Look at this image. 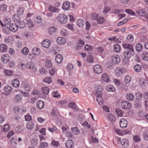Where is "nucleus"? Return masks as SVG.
I'll return each instance as SVG.
<instances>
[{"label": "nucleus", "mask_w": 148, "mask_h": 148, "mask_svg": "<svg viewBox=\"0 0 148 148\" xmlns=\"http://www.w3.org/2000/svg\"><path fill=\"white\" fill-rule=\"evenodd\" d=\"M29 52L28 49L26 47H24L21 50L22 53L24 55H26L28 54Z\"/></svg>", "instance_id": "41"}, {"label": "nucleus", "mask_w": 148, "mask_h": 148, "mask_svg": "<svg viewBox=\"0 0 148 148\" xmlns=\"http://www.w3.org/2000/svg\"><path fill=\"white\" fill-rule=\"evenodd\" d=\"M34 126V124L32 122H29L26 125L27 128L29 130L32 129Z\"/></svg>", "instance_id": "37"}, {"label": "nucleus", "mask_w": 148, "mask_h": 148, "mask_svg": "<svg viewBox=\"0 0 148 148\" xmlns=\"http://www.w3.org/2000/svg\"><path fill=\"white\" fill-rule=\"evenodd\" d=\"M67 16L63 14H59L57 17V20L61 24H65L67 21Z\"/></svg>", "instance_id": "1"}, {"label": "nucleus", "mask_w": 148, "mask_h": 148, "mask_svg": "<svg viewBox=\"0 0 148 148\" xmlns=\"http://www.w3.org/2000/svg\"><path fill=\"white\" fill-rule=\"evenodd\" d=\"M9 28L11 31L15 32L18 29V26L15 23L11 24L10 25Z\"/></svg>", "instance_id": "10"}, {"label": "nucleus", "mask_w": 148, "mask_h": 148, "mask_svg": "<svg viewBox=\"0 0 148 148\" xmlns=\"http://www.w3.org/2000/svg\"><path fill=\"white\" fill-rule=\"evenodd\" d=\"M57 29L54 27H50L48 29V32L49 34L52 35L56 33L57 32Z\"/></svg>", "instance_id": "13"}, {"label": "nucleus", "mask_w": 148, "mask_h": 148, "mask_svg": "<svg viewBox=\"0 0 148 148\" xmlns=\"http://www.w3.org/2000/svg\"><path fill=\"white\" fill-rule=\"evenodd\" d=\"M42 92L46 95L48 94L49 92V88L46 87H43L42 89Z\"/></svg>", "instance_id": "31"}, {"label": "nucleus", "mask_w": 148, "mask_h": 148, "mask_svg": "<svg viewBox=\"0 0 148 148\" xmlns=\"http://www.w3.org/2000/svg\"><path fill=\"white\" fill-rule=\"evenodd\" d=\"M115 110L118 116H122L123 112L121 110L119 109H116Z\"/></svg>", "instance_id": "58"}, {"label": "nucleus", "mask_w": 148, "mask_h": 148, "mask_svg": "<svg viewBox=\"0 0 148 148\" xmlns=\"http://www.w3.org/2000/svg\"><path fill=\"white\" fill-rule=\"evenodd\" d=\"M95 95L97 97H102V89L99 86H97L95 87Z\"/></svg>", "instance_id": "3"}, {"label": "nucleus", "mask_w": 148, "mask_h": 148, "mask_svg": "<svg viewBox=\"0 0 148 148\" xmlns=\"http://www.w3.org/2000/svg\"><path fill=\"white\" fill-rule=\"evenodd\" d=\"M73 145V142L71 140H68L66 142V145L67 148H71Z\"/></svg>", "instance_id": "22"}, {"label": "nucleus", "mask_w": 148, "mask_h": 148, "mask_svg": "<svg viewBox=\"0 0 148 148\" xmlns=\"http://www.w3.org/2000/svg\"><path fill=\"white\" fill-rule=\"evenodd\" d=\"M42 19L40 16H38L36 17L34 19V21L35 23H40L42 21Z\"/></svg>", "instance_id": "46"}, {"label": "nucleus", "mask_w": 148, "mask_h": 148, "mask_svg": "<svg viewBox=\"0 0 148 148\" xmlns=\"http://www.w3.org/2000/svg\"><path fill=\"white\" fill-rule=\"evenodd\" d=\"M27 24L28 25V27H32L34 26L33 23L30 19H28L27 20Z\"/></svg>", "instance_id": "56"}, {"label": "nucleus", "mask_w": 148, "mask_h": 148, "mask_svg": "<svg viewBox=\"0 0 148 148\" xmlns=\"http://www.w3.org/2000/svg\"><path fill=\"white\" fill-rule=\"evenodd\" d=\"M63 59V57L61 55L58 54L55 58V60L57 63L59 64L61 62Z\"/></svg>", "instance_id": "17"}, {"label": "nucleus", "mask_w": 148, "mask_h": 148, "mask_svg": "<svg viewBox=\"0 0 148 148\" xmlns=\"http://www.w3.org/2000/svg\"><path fill=\"white\" fill-rule=\"evenodd\" d=\"M96 101L98 104L100 105H102L103 104V100L102 98V97H97L96 99Z\"/></svg>", "instance_id": "44"}, {"label": "nucleus", "mask_w": 148, "mask_h": 148, "mask_svg": "<svg viewBox=\"0 0 148 148\" xmlns=\"http://www.w3.org/2000/svg\"><path fill=\"white\" fill-rule=\"evenodd\" d=\"M84 21L81 19L78 20L76 23L77 25L79 27L82 26L84 25Z\"/></svg>", "instance_id": "34"}, {"label": "nucleus", "mask_w": 148, "mask_h": 148, "mask_svg": "<svg viewBox=\"0 0 148 148\" xmlns=\"http://www.w3.org/2000/svg\"><path fill=\"white\" fill-rule=\"evenodd\" d=\"M135 49L139 53L141 52L143 49V45L141 43H138L136 44Z\"/></svg>", "instance_id": "16"}, {"label": "nucleus", "mask_w": 148, "mask_h": 148, "mask_svg": "<svg viewBox=\"0 0 148 148\" xmlns=\"http://www.w3.org/2000/svg\"><path fill=\"white\" fill-rule=\"evenodd\" d=\"M122 46L123 48L127 50V51L134 52V49L133 45L129 44L124 43L123 44Z\"/></svg>", "instance_id": "2"}, {"label": "nucleus", "mask_w": 148, "mask_h": 148, "mask_svg": "<svg viewBox=\"0 0 148 148\" xmlns=\"http://www.w3.org/2000/svg\"><path fill=\"white\" fill-rule=\"evenodd\" d=\"M10 59V56L8 54H5L1 58V60L4 63H7L8 62Z\"/></svg>", "instance_id": "12"}, {"label": "nucleus", "mask_w": 148, "mask_h": 148, "mask_svg": "<svg viewBox=\"0 0 148 148\" xmlns=\"http://www.w3.org/2000/svg\"><path fill=\"white\" fill-rule=\"evenodd\" d=\"M18 24H19V27L21 29L24 28L26 26L25 23L23 21H20L18 23Z\"/></svg>", "instance_id": "55"}, {"label": "nucleus", "mask_w": 148, "mask_h": 148, "mask_svg": "<svg viewBox=\"0 0 148 148\" xmlns=\"http://www.w3.org/2000/svg\"><path fill=\"white\" fill-rule=\"evenodd\" d=\"M37 108L40 109H42L44 107V103L43 101L39 100L37 101L36 103Z\"/></svg>", "instance_id": "14"}, {"label": "nucleus", "mask_w": 148, "mask_h": 148, "mask_svg": "<svg viewBox=\"0 0 148 148\" xmlns=\"http://www.w3.org/2000/svg\"><path fill=\"white\" fill-rule=\"evenodd\" d=\"M83 126L85 127L88 129H89L91 127L90 125L87 121H85L83 123Z\"/></svg>", "instance_id": "63"}, {"label": "nucleus", "mask_w": 148, "mask_h": 148, "mask_svg": "<svg viewBox=\"0 0 148 148\" xmlns=\"http://www.w3.org/2000/svg\"><path fill=\"white\" fill-rule=\"evenodd\" d=\"M24 10V8L22 6H20L18 9L17 12L20 14H22Z\"/></svg>", "instance_id": "61"}, {"label": "nucleus", "mask_w": 148, "mask_h": 148, "mask_svg": "<svg viewBox=\"0 0 148 148\" xmlns=\"http://www.w3.org/2000/svg\"><path fill=\"white\" fill-rule=\"evenodd\" d=\"M71 130L72 132L75 134H78L80 133L79 129L76 127L71 128Z\"/></svg>", "instance_id": "40"}, {"label": "nucleus", "mask_w": 148, "mask_h": 148, "mask_svg": "<svg viewBox=\"0 0 148 148\" xmlns=\"http://www.w3.org/2000/svg\"><path fill=\"white\" fill-rule=\"evenodd\" d=\"M126 98L127 99L130 101H133L134 99V96L133 94L131 93L127 94L126 95Z\"/></svg>", "instance_id": "27"}, {"label": "nucleus", "mask_w": 148, "mask_h": 148, "mask_svg": "<svg viewBox=\"0 0 148 148\" xmlns=\"http://www.w3.org/2000/svg\"><path fill=\"white\" fill-rule=\"evenodd\" d=\"M136 99L137 100H138V101L140 100L142 98V94L140 92H138L136 94Z\"/></svg>", "instance_id": "42"}, {"label": "nucleus", "mask_w": 148, "mask_h": 148, "mask_svg": "<svg viewBox=\"0 0 148 148\" xmlns=\"http://www.w3.org/2000/svg\"><path fill=\"white\" fill-rule=\"evenodd\" d=\"M95 72L97 74H100L102 73V69L101 66L99 65H96L93 67Z\"/></svg>", "instance_id": "6"}, {"label": "nucleus", "mask_w": 148, "mask_h": 148, "mask_svg": "<svg viewBox=\"0 0 148 148\" xmlns=\"http://www.w3.org/2000/svg\"><path fill=\"white\" fill-rule=\"evenodd\" d=\"M134 70L136 72H140L141 71L142 67L139 64H137L135 65L134 67Z\"/></svg>", "instance_id": "25"}, {"label": "nucleus", "mask_w": 148, "mask_h": 148, "mask_svg": "<svg viewBox=\"0 0 148 148\" xmlns=\"http://www.w3.org/2000/svg\"><path fill=\"white\" fill-rule=\"evenodd\" d=\"M127 121L124 118L122 119L119 122L120 126L123 128H125L127 127Z\"/></svg>", "instance_id": "8"}, {"label": "nucleus", "mask_w": 148, "mask_h": 148, "mask_svg": "<svg viewBox=\"0 0 148 148\" xmlns=\"http://www.w3.org/2000/svg\"><path fill=\"white\" fill-rule=\"evenodd\" d=\"M86 60L89 63H93L94 60L93 56L91 55L88 56L87 57Z\"/></svg>", "instance_id": "33"}, {"label": "nucleus", "mask_w": 148, "mask_h": 148, "mask_svg": "<svg viewBox=\"0 0 148 148\" xmlns=\"http://www.w3.org/2000/svg\"><path fill=\"white\" fill-rule=\"evenodd\" d=\"M112 62L115 64H117L120 61V58L119 56L117 55L113 56L112 58Z\"/></svg>", "instance_id": "7"}, {"label": "nucleus", "mask_w": 148, "mask_h": 148, "mask_svg": "<svg viewBox=\"0 0 148 148\" xmlns=\"http://www.w3.org/2000/svg\"><path fill=\"white\" fill-rule=\"evenodd\" d=\"M26 66L27 69L33 70L34 71H35L36 69L34 66V63L32 61L27 62L26 64Z\"/></svg>", "instance_id": "5"}, {"label": "nucleus", "mask_w": 148, "mask_h": 148, "mask_svg": "<svg viewBox=\"0 0 148 148\" xmlns=\"http://www.w3.org/2000/svg\"><path fill=\"white\" fill-rule=\"evenodd\" d=\"M12 84L14 87L17 88L19 86L20 82L18 79H14L12 81Z\"/></svg>", "instance_id": "23"}, {"label": "nucleus", "mask_w": 148, "mask_h": 148, "mask_svg": "<svg viewBox=\"0 0 148 148\" xmlns=\"http://www.w3.org/2000/svg\"><path fill=\"white\" fill-rule=\"evenodd\" d=\"M10 129V127L9 125L6 124L4 126V127L3 128V131L4 132H8Z\"/></svg>", "instance_id": "54"}, {"label": "nucleus", "mask_w": 148, "mask_h": 148, "mask_svg": "<svg viewBox=\"0 0 148 148\" xmlns=\"http://www.w3.org/2000/svg\"><path fill=\"white\" fill-rule=\"evenodd\" d=\"M4 90L6 92H11L12 89V88L10 86L7 85L4 87Z\"/></svg>", "instance_id": "38"}, {"label": "nucleus", "mask_w": 148, "mask_h": 148, "mask_svg": "<svg viewBox=\"0 0 148 148\" xmlns=\"http://www.w3.org/2000/svg\"><path fill=\"white\" fill-rule=\"evenodd\" d=\"M48 9L51 12H56L57 10V9L55 7L50 6L48 8Z\"/></svg>", "instance_id": "51"}, {"label": "nucleus", "mask_w": 148, "mask_h": 148, "mask_svg": "<svg viewBox=\"0 0 148 148\" xmlns=\"http://www.w3.org/2000/svg\"><path fill=\"white\" fill-rule=\"evenodd\" d=\"M134 40V36L132 34L129 35L127 37V41L128 42H132Z\"/></svg>", "instance_id": "43"}, {"label": "nucleus", "mask_w": 148, "mask_h": 148, "mask_svg": "<svg viewBox=\"0 0 148 148\" xmlns=\"http://www.w3.org/2000/svg\"><path fill=\"white\" fill-rule=\"evenodd\" d=\"M136 12L139 16H144L145 15L146 11L144 9H139L136 11Z\"/></svg>", "instance_id": "18"}, {"label": "nucleus", "mask_w": 148, "mask_h": 148, "mask_svg": "<svg viewBox=\"0 0 148 148\" xmlns=\"http://www.w3.org/2000/svg\"><path fill=\"white\" fill-rule=\"evenodd\" d=\"M43 81L48 84H50L52 82L51 78L50 77H47L43 80Z\"/></svg>", "instance_id": "49"}, {"label": "nucleus", "mask_w": 148, "mask_h": 148, "mask_svg": "<svg viewBox=\"0 0 148 148\" xmlns=\"http://www.w3.org/2000/svg\"><path fill=\"white\" fill-rule=\"evenodd\" d=\"M61 35L63 36H66L68 34V32L65 29H62L60 32Z\"/></svg>", "instance_id": "47"}, {"label": "nucleus", "mask_w": 148, "mask_h": 148, "mask_svg": "<svg viewBox=\"0 0 148 148\" xmlns=\"http://www.w3.org/2000/svg\"><path fill=\"white\" fill-rule=\"evenodd\" d=\"M113 49L114 51L116 53H118L121 50V47L119 44H116L114 45Z\"/></svg>", "instance_id": "24"}, {"label": "nucleus", "mask_w": 148, "mask_h": 148, "mask_svg": "<svg viewBox=\"0 0 148 148\" xmlns=\"http://www.w3.org/2000/svg\"><path fill=\"white\" fill-rule=\"evenodd\" d=\"M4 73L7 76H10L13 74L12 71L10 70H5L4 71Z\"/></svg>", "instance_id": "50"}, {"label": "nucleus", "mask_w": 148, "mask_h": 148, "mask_svg": "<svg viewBox=\"0 0 148 148\" xmlns=\"http://www.w3.org/2000/svg\"><path fill=\"white\" fill-rule=\"evenodd\" d=\"M52 64L50 60H46L45 64L46 67L48 68H51L52 66Z\"/></svg>", "instance_id": "53"}, {"label": "nucleus", "mask_w": 148, "mask_h": 148, "mask_svg": "<svg viewBox=\"0 0 148 148\" xmlns=\"http://www.w3.org/2000/svg\"><path fill=\"white\" fill-rule=\"evenodd\" d=\"M70 3L68 2H64L63 4L62 8L64 10H68L70 7Z\"/></svg>", "instance_id": "26"}, {"label": "nucleus", "mask_w": 148, "mask_h": 148, "mask_svg": "<svg viewBox=\"0 0 148 148\" xmlns=\"http://www.w3.org/2000/svg\"><path fill=\"white\" fill-rule=\"evenodd\" d=\"M50 42L49 40L46 39L43 40L42 42V47L45 48H48L50 46Z\"/></svg>", "instance_id": "11"}, {"label": "nucleus", "mask_w": 148, "mask_h": 148, "mask_svg": "<svg viewBox=\"0 0 148 148\" xmlns=\"http://www.w3.org/2000/svg\"><path fill=\"white\" fill-rule=\"evenodd\" d=\"M142 59L143 60L148 61V52H145L142 53L141 55Z\"/></svg>", "instance_id": "29"}, {"label": "nucleus", "mask_w": 148, "mask_h": 148, "mask_svg": "<svg viewBox=\"0 0 148 148\" xmlns=\"http://www.w3.org/2000/svg\"><path fill=\"white\" fill-rule=\"evenodd\" d=\"M57 43L60 45H63L66 42V39L62 37H59L56 39Z\"/></svg>", "instance_id": "9"}, {"label": "nucleus", "mask_w": 148, "mask_h": 148, "mask_svg": "<svg viewBox=\"0 0 148 148\" xmlns=\"http://www.w3.org/2000/svg\"><path fill=\"white\" fill-rule=\"evenodd\" d=\"M106 90L108 91L114 92L115 90V88L112 85H109L107 86Z\"/></svg>", "instance_id": "36"}, {"label": "nucleus", "mask_w": 148, "mask_h": 148, "mask_svg": "<svg viewBox=\"0 0 148 148\" xmlns=\"http://www.w3.org/2000/svg\"><path fill=\"white\" fill-rule=\"evenodd\" d=\"M102 77L103 80L107 82H108L110 81L108 75L105 73L103 74Z\"/></svg>", "instance_id": "32"}, {"label": "nucleus", "mask_w": 148, "mask_h": 148, "mask_svg": "<svg viewBox=\"0 0 148 148\" xmlns=\"http://www.w3.org/2000/svg\"><path fill=\"white\" fill-rule=\"evenodd\" d=\"M8 49L7 46L4 44H1L0 45V51L3 53L6 52Z\"/></svg>", "instance_id": "19"}, {"label": "nucleus", "mask_w": 148, "mask_h": 148, "mask_svg": "<svg viewBox=\"0 0 148 148\" xmlns=\"http://www.w3.org/2000/svg\"><path fill=\"white\" fill-rule=\"evenodd\" d=\"M92 49V47L90 46L86 45L84 47V49L87 51H89L91 50Z\"/></svg>", "instance_id": "62"}, {"label": "nucleus", "mask_w": 148, "mask_h": 148, "mask_svg": "<svg viewBox=\"0 0 148 148\" xmlns=\"http://www.w3.org/2000/svg\"><path fill=\"white\" fill-rule=\"evenodd\" d=\"M69 106L73 109V110H75V111H77V109L75 107V103L74 102H71L69 103Z\"/></svg>", "instance_id": "45"}, {"label": "nucleus", "mask_w": 148, "mask_h": 148, "mask_svg": "<svg viewBox=\"0 0 148 148\" xmlns=\"http://www.w3.org/2000/svg\"><path fill=\"white\" fill-rule=\"evenodd\" d=\"M132 53L127 51H125L123 54L125 58L130 59L132 55Z\"/></svg>", "instance_id": "28"}, {"label": "nucleus", "mask_w": 148, "mask_h": 148, "mask_svg": "<svg viewBox=\"0 0 148 148\" xmlns=\"http://www.w3.org/2000/svg\"><path fill=\"white\" fill-rule=\"evenodd\" d=\"M7 6L6 5L2 4L0 6V10L3 11H6L7 10Z\"/></svg>", "instance_id": "52"}, {"label": "nucleus", "mask_w": 148, "mask_h": 148, "mask_svg": "<svg viewBox=\"0 0 148 148\" xmlns=\"http://www.w3.org/2000/svg\"><path fill=\"white\" fill-rule=\"evenodd\" d=\"M121 143L122 146V148H126L129 146L128 142L125 138L122 139L121 142Z\"/></svg>", "instance_id": "15"}, {"label": "nucleus", "mask_w": 148, "mask_h": 148, "mask_svg": "<svg viewBox=\"0 0 148 148\" xmlns=\"http://www.w3.org/2000/svg\"><path fill=\"white\" fill-rule=\"evenodd\" d=\"M110 8L108 7H105L104 8V9L103 11V14H105L106 13L110 11Z\"/></svg>", "instance_id": "64"}, {"label": "nucleus", "mask_w": 148, "mask_h": 148, "mask_svg": "<svg viewBox=\"0 0 148 148\" xmlns=\"http://www.w3.org/2000/svg\"><path fill=\"white\" fill-rule=\"evenodd\" d=\"M115 73L117 76H119L122 73L121 69H117L115 71Z\"/></svg>", "instance_id": "59"}, {"label": "nucleus", "mask_w": 148, "mask_h": 148, "mask_svg": "<svg viewBox=\"0 0 148 148\" xmlns=\"http://www.w3.org/2000/svg\"><path fill=\"white\" fill-rule=\"evenodd\" d=\"M131 77L129 75H126L125 76L124 81L126 84H129L131 81Z\"/></svg>", "instance_id": "35"}, {"label": "nucleus", "mask_w": 148, "mask_h": 148, "mask_svg": "<svg viewBox=\"0 0 148 148\" xmlns=\"http://www.w3.org/2000/svg\"><path fill=\"white\" fill-rule=\"evenodd\" d=\"M121 105L122 108L126 110L130 109L132 106L131 103L127 101H122Z\"/></svg>", "instance_id": "4"}, {"label": "nucleus", "mask_w": 148, "mask_h": 148, "mask_svg": "<svg viewBox=\"0 0 148 148\" xmlns=\"http://www.w3.org/2000/svg\"><path fill=\"white\" fill-rule=\"evenodd\" d=\"M14 21L17 23H18L20 21V18L17 15H14L12 17Z\"/></svg>", "instance_id": "30"}, {"label": "nucleus", "mask_w": 148, "mask_h": 148, "mask_svg": "<svg viewBox=\"0 0 148 148\" xmlns=\"http://www.w3.org/2000/svg\"><path fill=\"white\" fill-rule=\"evenodd\" d=\"M104 21V19L103 17H100L97 19V22L99 24H103Z\"/></svg>", "instance_id": "60"}, {"label": "nucleus", "mask_w": 148, "mask_h": 148, "mask_svg": "<svg viewBox=\"0 0 148 148\" xmlns=\"http://www.w3.org/2000/svg\"><path fill=\"white\" fill-rule=\"evenodd\" d=\"M96 51L100 53H102L104 51V49L102 47H97L96 49Z\"/></svg>", "instance_id": "48"}, {"label": "nucleus", "mask_w": 148, "mask_h": 148, "mask_svg": "<svg viewBox=\"0 0 148 148\" xmlns=\"http://www.w3.org/2000/svg\"><path fill=\"white\" fill-rule=\"evenodd\" d=\"M40 49L36 47L32 49V53L34 55H38L40 53Z\"/></svg>", "instance_id": "20"}, {"label": "nucleus", "mask_w": 148, "mask_h": 148, "mask_svg": "<svg viewBox=\"0 0 148 148\" xmlns=\"http://www.w3.org/2000/svg\"><path fill=\"white\" fill-rule=\"evenodd\" d=\"M125 12L127 13L132 15H135V13L132 10L130 9H126L125 10Z\"/></svg>", "instance_id": "57"}, {"label": "nucleus", "mask_w": 148, "mask_h": 148, "mask_svg": "<svg viewBox=\"0 0 148 148\" xmlns=\"http://www.w3.org/2000/svg\"><path fill=\"white\" fill-rule=\"evenodd\" d=\"M22 96L20 95H15L14 101L17 103L20 102L22 99Z\"/></svg>", "instance_id": "21"}, {"label": "nucleus", "mask_w": 148, "mask_h": 148, "mask_svg": "<svg viewBox=\"0 0 148 148\" xmlns=\"http://www.w3.org/2000/svg\"><path fill=\"white\" fill-rule=\"evenodd\" d=\"M108 117L111 122H113L116 120L115 117L111 114H109L108 115Z\"/></svg>", "instance_id": "39"}]
</instances>
